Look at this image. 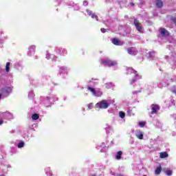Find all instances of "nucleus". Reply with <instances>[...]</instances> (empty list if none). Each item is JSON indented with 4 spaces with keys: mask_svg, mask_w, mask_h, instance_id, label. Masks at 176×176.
Listing matches in <instances>:
<instances>
[{
    "mask_svg": "<svg viewBox=\"0 0 176 176\" xmlns=\"http://www.w3.org/2000/svg\"><path fill=\"white\" fill-rule=\"evenodd\" d=\"M57 100H58L57 96L54 94H50L46 98H41V104H43V105L47 107H50L52 102H54V101H57Z\"/></svg>",
    "mask_w": 176,
    "mask_h": 176,
    "instance_id": "obj_1",
    "label": "nucleus"
},
{
    "mask_svg": "<svg viewBox=\"0 0 176 176\" xmlns=\"http://www.w3.org/2000/svg\"><path fill=\"white\" fill-rule=\"evenodd\" d=\"M12 91H13L12 87L5 86L0 89V100L9 97L12 94Z\"/></svg>",
    "mask_w": 176,
    "mask_h": 176,
    "instance_id": "obj_2",
    "label": "nucleus"
},
{
    "mask_svg": "<svg viewBox=\"0 0 176 176\" xmlns=\"http://www.w3.org/2000/svg\"><path fill=\"white\" fill-rule=\"evenodd\" d=\"M126 74L128 75L130 74H134V78L132 79L130 82L131 85H133V83H135V80H137V79H141V78H142V76L137 74V71L134 70L131 67H129L126 69Z\"/></svg>",
    "mask_w": 176,
    "mask_h": 176,
    "instance_id": "obj_3",
    "label": "nucleus"
},
{
    "mask_svg": "<svg viewBox=\"0 0 176 176\" xmlns=\"http://www.w3.org/2000/svg\"><path fill=\"white\" fill-rule=\"evenodd\" d=\"M109 107V102L107 100H102L96 104L95 107L98 109H107Z\"/></svg>",
    "mask_w": 176,
    "mask_h": 176,
    "instance_id": "obj_4",
    "label": "nucleus"
},
{
    "mask_svg": "<svg viewBox=\"0 0 176 176\" xmlns=\"http://www.w3.org/2000/svg\"><path fill=\"white\" fill-rule=\"evenodd\" d=\"M91 86V85H90V86H87V90L91 92L92 96H94V97H101V96H102V91H101L100 89L96 90V89H94V87Z\"/></svg>",
    "mask_w": 176,
    "mask_h": 176,
    "instance_id": "obj_5",
    "label": "nucleus"
},
{
    "mask_svg": "<svg viewBox=\"0 0 176 176\" xmlns=\"http://www.w3.org/2000/svg\"><path fill=\"white\" fill-rule=\"evenodd\" d=\"M54 52L56 53V54H59V56H63V57H65V56L68 54V51H67V49L61 47H56L54 48Z\"/></svg>",
    "mask_w": 176,
    "mask_h": 176,
    "instance_id": "obj_6",
    "label": "nucleus"
},
{
    "mask_svg": "<svg viewBox=\"0 0 176 176\" xmlns=\"http://www.w3.org/2000/svg\"><path fill=\"white\" fill-rule=\"evenodd\" d=\"M102 64L107 65L108 67H116L118 65V62L110 59H104L102 60Z\"/></svg>",
    "mask_w": 176,
    "mask_h": 176,
    "instance_id": "obj_7",
    "label": "nucleus"
},
{
    "mask_svg": "<svg viewBox=\"0 0 176 176\" xmlns=\"http://www.w3.org/2000/svg\"><path fill=\"white\" fill-rule=\"evenodd\" d=\"M170 82H173V79L167 80L165 78L162 82L157 83V87L160 89H163V87H166V86H168Z\"/></svg>",
    "mask_w": 176,
    "mask_h": 176,
    "instance_id": "obj_8",
    "label": "nucleus"
},
{
    "mask_svg": "<svg viewBox=\"0 0 176 176\" xmlns=\"http://www.w3.org/2000/svg\"><path fill=\"white\" fill-rule=\"evenodd\" d=\"M133 24H134L136 30L139 32H144V28H142V25L141 24V23H140L139 20L135 19L133 21Z\"/></svg>",
    "mask_w": 176,
    "mask_h": 176,
    "instance_id": "obj_9",
    "label": "nucleus"
},
{
    "mask_svg": "<svg viewBox=\"0 0 176 176\" xmlns=\"http://www.w3.org/2000/svg\"><path fill=\"white\" fill-rule=\"evenodd\" d=\"M111 42L116 46H123L124 41L118 40V38H112Z\"/></svg>",
    "mask_w": 176,
    "mask_h": 176,
    "instance_id": "obj_10",
    "label": "nucleus"
},
{
    "mask_svg": "<svg viewBox=\"0 0 176 176\" xmlns=\"http://www.w3.org/2000/svg\"><path fill=\"white\" fill-rule=\"evenodd\" d=\"M135 135L138 140H144V132L142 131H135Z\"/></svg>",
    "mask_w": 176,
    "mask_h": 176,
    "instance_id": "obj_11",
    "label": "nucleus"
},
{
    "mask_svg": "<svg viewBox=\"0 0 176 176\" xmlns=\"http://www.w3.org/2000/svg\"><path fill=\"white\" fill-rule=\"evenodd\" d=\"M127 52L131 56H136V54L138 53L137 49L135 47L128 48Z\"/></svg>",
    "mask_w": 176,
    "mask_h": 176,
    "instance_id": "obj_12",
    "label": "nucleus"
},
{
    "mask_svg": "<svg viewBox=\"0 0 176 176\" xmlns=\"http://www.w3.org/2000/svg\"><path fill=\"white\" fill-rule=\"evenodd\" d=\"M35 49H36L35 45H30L28 47V56H32L35 53Z\"/></svg>",
    "mask_w": 176,
    "mask_h": 176,
    "instance_id": "obj_13",
    "label": "nucleus"
},
{
    "mask_svg": "<svg viewBox=\"0 0 176 176\" xmlns=\"http://www.w3.org/2000/svg\"><path fill=\"white\" fill-rule=\"evenodd\" d=\"M160 109V107H159V105L157 104H152L151 105V113L152 115H154V113H157V111Z\"/></svg>",
    "mask_w": 176,
    "mask_h": 176,
    "instance_id": "obj_14",
    "label": "nucleus"
},
{
    "mask_svg": "<svg viewBox=\"0 0 176 176\" xmlns=\"http://www.w3.org/2000/svg\"><path fill=\"white\" fill-rule=\"evenodd\" d=\"M1 117L4 119H13V114L9 112H4L1 113Z\"/></svg>",
    "mask_w": 176,
    "mask_h": 176,
    "instance_id": "obj_15",
    "label": "nucleus"
},
{
    "mask_svg": "<svg viewBox=\"0 0 176 176\" xmlns=\"http://www.w3.org/2000/svg\"><path fill=\"white\" fill-rule=\"evenodd\" d=\"M86 12L89 16H91V19H96V21H98V16L93 13V11L90 10H87Z\"/></svg>",
    "mask_w": 176,
    "mask_h": 176,
    "instance_id": "obj_16",
    "label": "nucleus"
},
{
    "mask_svg": "<svg viewBox=\"0 0 176 176\" xmlns=\"http://www.w3.org/2000/svg\"><path fill=\"white\" fill-rule=\"evenodd\" d=\"M46 59L52 60V61H56V60H57V56H56L54 54H50L49 52H47Z\"/></svg>",
    "mask_w": 176,
    "mask_h": 176,
    "instance_id": "obj_17",
    "label": "nucleus"
},
{
    "mask_svg": "<svg viewBox=\"0 0 176 176\" xmlns=\"http://www.w3.org/2000/svg\"><path fill=\"white\" fill-rule=\"evenodd\" d=\"M97 83H98V79H96V78H92L91 80H89L88 82V85L87 86H90L91 85V87H94Z\"/></svg>",
    "mask_w": 176,
    "mask_h": 176,
    "instance_id": "obj_18",
    "label": "nucleus"
},
{
    "mask_svg": "<svg viewBox=\"0 0 176 176\" xmlns=\"http://www.w3.org/2000/svg\"><path fill=\"white\" fill-rule=\"evenodd\" d=\"M105 131L107 134H112L113 133V128L109 124H106Z\"/></svg>",
    "mask_w": 176,
    "mask_h": 176,
    "instance_id": "obj_19",
    "label": "nucleus"
},
{
    "mask_svg": "<svg viewBox=\"0 0 176 176\" xmlns=\"http://www.w3.org/2000/svg\"><path fill=\"white\" fill-rule=\"evenodd\" d=\"M160 34L162 36H168L169 35L168 31H167V30H166L165 28L160 29Z\"/></svg>",
    "mask_w": 176,
    "mask_h": 176,
    "instance_id": "obj_20",
    "label": "nucleus"
},
{
    "mask_svg": "<svg viewBox=\"0 0 176 176\" xmlns=\"http://www.w3.org/2000/svg\"><path fill=\"white\" fill-rule=\"evenodd\" d=\"M60 74H68V67H61L59 69Z\"/></svg>",
    "mask_w": 176,
    "mask_h": 176,
    "instance_id": "obj_21",
    "label": "nucleus"
},
{
    "mask_svg": "<svg viewBox=\"0 0 176 176\" xmlns=\"http://www.w3.org/2000/svg\"><path fill=\"white\" fill-rule=\"evenodd\" d=\"M45 171L47 176H53V172L50 170V167H46Z\"/></svg>",
    "mask_w": 176,
    "mask_h": 176,
    "instance_id": "obj_22",
    "label": "nucleus"
},
{
    "mask_svg": "<svg viewBox=\"0 0 176 176\" xmlns=\"http://www.w3.org/2000/svg\"><path fill=\"white\" fill-rule=\"evenodd\" d=\"M98 149H100L101 152H104V149L107 148L105 146V143L102 142L100 145H98L97 146Z\"/></svg>",
    "mask_w": 176,
    "mask_h": 176,
    "instance_id": "obj_23",
    "label": "nucleus"
},
{
    "mask_svg": "<svg viewBox=\"0 0 176 176\" xmlns=\"http://www.w3.org/2000/svg\"><path fill=\"white\" fill-rule=\"evenodd\" d=\"M122 155H123V152L118 151L116 155V159L117 160H120V159H122Z\"/></svg>",
    "mask_w": 176,
    "mask_h": 176,
    "instance_id": "obj_24",
    "label": "nucleus"
},
{
    "mask_svg": "<svg viewBox=\"0 0 176 176\" xmlns=\"http://www.w3.org/2000/svg\"><path fill=\"white\" fill-rule=\"evenodd\" d=\"M155 5L157 8H162L163 6V1H162L161 0H157L155 1Z\"/></svg>",
    "mask_w": 176,
    "mask_h": 176,
    "instance_id": "obj_25",
    "label": "nucleus"
},
{
    "mask_svg": "<svg viewBox=\"0 0 176 176\" xmlns=\"http://www.w3.org/2000/svg\"><path fill=\"white\" fill-rule=\"evenodd\" d=\"M10 168V166H9V165H5V164H3V165H1V166H0V168H1V170H3V173H5L6 170V168Z\"/></svg>",
    "mask_w": 176,
    "mask_h": 176,
    "instance_id": "obj_26",
    "label": "nucleus"
},
{
    "mask_svg": "<svg viewBox=\"0 0 176 176\" xmlns=\"http://www.w3.org/2000/svg\"><path fill=\"white\" fill-rule=\"evenodd\" d=\"M160 157L161 159H165V157H168V154L166 152L161 153Z\"/></svg>",
    "mask_w": 176,
    "mask_h": 176,
    "instance_id": "obj_27",
    "label": "nucleus"
},
{
    "mask_svg": "<svg viewBox=\"0 0 176 176\" xmlns=\"http://www.w3.org/2000/svg\"><path fill=\"white\" fill-rule=\"evenodd\" d=\"M28 97L30 98V100H32L34 97H35V94H34V91L31 90L28 93Z\"/></svg>",
    "mask_w": 176,
    "mask_h": 176,
    "instance_id": "obj_28",
    "label": "nucleus"
},
{
    "mask_svg": "<svg viewBox=\"0 0 176 176\" xmlns=\"http://www.w3.org/2000/svg\"><path fill=\"white\" fill-rule=\"evenodd\" d=\"M160 173H162V166H160L155 169V174L159 175Z\"/></svg>",
    "mask_w": 176,
    "mask_h": 176,
    "instance_id": "obj_29",
    "label": "nucleus"
},
{
    "mask_svg": "<svg viewBox=\"0 0 176 176\" xmlns=\"http://www.w3.org/2000/svg\"><path fill=\"white\" fill-rule=\"evenodd\" d=\"M32 120H38L39 119V115L37 113H34L32 116Z\"/></svg>",
    "mask_w": 176,
    "mask_h": 176,
    "instance_id": "obj_30",
    "label": "nucleus"
},
{
    "mask_svg": "<svg viewBox=\"0 0 176 176\" xmlns=\"http://www.w3.org/2000/svg\"><path fill=\"white\" fill-rule=\"evenodd\" d=\"M156 124L157 127H158L159 129H162V127H163V124L158 120H156V124Z\"/></svg>",
    "mask_w": 176,
    "mask_h": 176,
    "instance_id": "obj_31",
    "label": "nucleus"
},
{
    "mask_svg": "<svg viewBox=\"0 0 176 176\" xmlns=\"http://www.w3.org/2000/svg\"><path fill=\"white\" fill-rule=\"evenodd\" d=\"M9 71H10V62L7 63L6 65V72H9Z\"/></svg>",
    "mask_w": 176,
    "mask_h": 176,
    "instance_id": "obj_32",
    "label": "nucleus"
},
{
    "mask_svg": "<svg viewBox=\"0 0 176 176\" xmlns=\"http://www.w3.org/2000/svg\"><path fill=\"white\" fill-rule=\"evenodd\" d=\"M105 86L107 89H112L113 84H112V82H107L105 84Z\"/></svg>",
    "mask_w": 176,
    "mask_h": 176,
    "instance_id": "obj_33",
    "label": "nucleus"
},
{
    "mask_svg": "<svg viewBox=\"0 0 176 176\" xmlns=\"http://www.w3.org/2000/svg\"><path fill=\"white\" fill-rule=\"evenodd\" d=\"M119 116H120V118H121V119H124V118L126 116V113H124V112H123V111H120Z\"/></svg>",
    "mask_w": 176,
    "mask_h": 176,
    "instance_id": "obj_34",
    "label": "nucleus"
},
{
    "mask_svg": "<svg viewBox=\"0 0 176 176\" xmlns=\"http://www.w3.org/2000/svg\"><path fill=\"white\" fill-rule=\"evenodd\" d=\"M165 174H166V175L168 176H171L173 175V170H166L164 171Z\"/></svg>",
    "mask_w": 176,
    "mask_h": 176,
    "instance_id": "obj_35",
    "label": "nucleus"
},
{
    "mask_svg": "<svg viewBox=\"0 0 176 176\" xmlns=\"http://www.w3.org/2000/svg\"><path fill=\"white\" fill-rule=\"evenodd\" d=\"M172 60H174V63H173V66L174 67V65H176V54H174L172 56H171Z\"/></svg>",
    "mask_w": 176,
    "mask_h": 176,
    "instance_id": "obj_36",
    "label": "nucleus"
},
{
    "mask_svg": "<svg viewBox=\"0 0 176 176\" xmlns=\"http://www.w3.org/2000/svg\"><path fill=\"white\" fill-rule=\"evenodd\" d=\"M24 145H25V144L24 143V142H20L19 144H18V145H17V146H18V148H24Z\"/></svg>",
    "mask_w": 176,
    "mask_h": 176,
    "instance_id": "obj_37",
    "label": "nucleus"
},
{
    "mask_svg": "<svg viewBox=\"0 0 176 176\" xmlns=\"http://www.w3.org/2000/svg\"><path fill=\"white\" fill-rule=\"evenodd\" d=\"M127 115H129V116H134V113H133V110H131V109H128V110H127Z\"/></svg>",
    "mask_w": 176,
    "mask_h": 176,
    "instance_id": "obj_38",
    "label": "nucleus"
},
{
    "mask_svg": "<svg viewBox=\"0 0 176 176\" xmlns=\"http://www.w3.org/2000/svg\"><path fill=\"white\" fill-rule=\"evenodd\" d=\"M5 39H8V37H6L5 36L0 37V43H3V41H5Z\"/></svg>",
    "mask_w": 176,
    "mask_h": 176,
    "instance_id": "obj_39",
    "label": "nucleus"
},
{
    "mask_svg": "<svg viewBox=\"0 0 176 176\" xmlns=\"http://www.w3.org/2000/svg\"><path fill=\"white\" fill-rule=\"evenodd\" d=\"M73 8H74V10H79V9H80L79 6H78V5H76V4H74V5H73Z\"/></svg>",
    "mask_w": 176,
    "mask_h": 176,
    "instance_id": "obj_40",
    "label": "nucleus"
},
{
    "mask_svg": "<svg viewBox=\"0 0 176 176\" xmlns=\"http://www.w3.org/2000/svg\"><path fill=\"white\" fill-rule=\"evenodd\" d=\"M145 122H139L138 124L140 126V127H144V126H145Z\"/></svg>",
    "mask_w": 176,
    "mask_h": 176,
    "instance_id": "obj_41",
    "label": "nucleus"
},
{
    "mask_svg": "<svg viewBox=\"0 0 176 176\" xmlns=\"http://www.w3.org/2000/svg\"><path fill=\"white\" fill-rule=\"evenodd\" d=\"M148 56L149 57H153V56H155V52H148Z\"/></svg>",
    "mask_w": 176,
    "mask_h": 176,
    "instance_id": "obj_42",
    "label": "nucleus"
},
{
    "mask_svg": "<svg viewBox=\"0 0 176 176\" xmlns=\"http://www.w3.org/2000/svg\"><path fill=\"white\" fill-rule=\"evenodd\" d=\"M88 109H93V103H89L87 105Z\"/></svg>",
    "mask_w": 176,
    "mask_h": 176,
    "instance_id": "obj_43",
    "label": "nucleus"
},
{
    "mask_svg": "<svg viewBox=\"0 0 176 176\" xmlns=\"http://www.w3.org/2000/svg\"><path fill=\"white\" fill-rule=\"evenodd\" d=\"M129 144H131V145H133L134 144V138H131L129 140Z\"/></svg>",
    "mask_w": 176,
    "mask_h": 176,
    "instance_id": "obj_44",
    "label": "nucleus"
},
{
    "mask_svg": "<svg viewBox=\"0 0 176 176\" xmlns=\"http://www.w3.org/2000/svg\"><path fill=\"white\" fill-rule=\"evenodd\" d=\"M82 4L84 6H87L89 5V2H87V1H84Z\"/></svg>",
    "mask_w": 176,
    "mask_h": 176,
    "instance_id": "obj_45",
    "label": "nucleus"
},
{
    "mask_svg": "<svg viewBox=\"0 0 176 176\" xmlns=\"http://www.w3.org/2000/svg\"><path fill=\"white\" fill-rule=\"evenodd\" d=\"M138 93H141V91H133V94L134 96L138 94Z\"/></svg>",
    "mask_w": 176,
    "mask_h": 176,
    "instance_id": "obj_46",
    "label": "nucleus"
},
{
    "mask_svg": "<svg viewBox=\"0 0 176 176\" xmlns=\"http://www.w3.org/2000/svg\"><path fill=\"white\" fill-rule=\"evenodd\" d=\"M100 31L101 32H102V34H105V32H107V30H105L104 28H101Z\"/></svg>",
    "mask_w": 176,
    "mask_h": 176,
    "instance_id": "obj_47",
    "label": "nucleus"
},
{
    "mask_svg": "<svg viewBox=\"0 0 176 176\" xmlns=\"http://www.w3.org/2000/svg\"><path fill=\"white\" fill-rule=\"evenodd\" d=\"M1 124H3V120H0V126Z\"/></svg>",
    "mask_w": 176,
    "mask_h": 176,
    "instance_id": "obj_48",
    "label": "nucleus"
},
{
    "mask_svg": "<svg viewBox=\"0 0 176 176\" xmlns=\"http://www.w3.org/2000/svg\"><path fill=\"white\" fill-rule=\"evenodd\" d=\"M111 1H112V0H105V2H106L107 3H108L111 2Z\"/></svg>",
    "mask_w": 176,
    "mask_h": 176,
    "instance_id": "obj_49",
    "label": "nucleus"
},
{
    "mask_svg": "<svg viewBox=\"0 0 176 176\" xmlns=\"http://www.w3.org/2000/svg\"><path fill=\"white\" fill-rule=\"evenodd\" d=\"M59 3H61V0H56Z\"/></svg>",
    "mask_w": 176,
    "mask_h": 176,
    "instance_id": "obj_50",
    "label": "nucleus"
},
{
    "mask_svg": "<svg viewBox=\"0 0 176 176\" xmlns=\"http://www.w3.org/2000/svg\"><path fill=\"white\" fill-rule=\"evenodd\" d=\"M165 58H166V59L168 58V56H166Z\"/></svg>",
    "mask_w": 176,
    "mask_h": 176,
    "instance_id": "obj_51",
    "label": "nucleus"
},
{
    "mask_svg": "<svg viewBox=\"0 0 176 176\" xmlns=\"http://www.w3.org/2000/svg\"><path fill=\"white\" fill-rule=\"evenodd\" d=\"M134 5V3H131V6H133Z\"/></svg>",
    "mask_w": 176,
    "mask_h": 176,
    "instance_id": "obj_52",
    "label": "nucleus"
},
{
    "mask_svg": "<svg viewBox=\"0 0 176 176\" xmlns=\"http://www.w3.org/2000/svg\"><path fill=\"white\" fill-rule=\"evenodd\" d=\"M10 133H14V131L12 130V131H10Z\"/></svg>",
    "mask_w": 176,
    "mask_h": 176,
    "instance_id": "obj_53",
    "label": "nucleus"
},
{
    "mask_svg": "<svg viewBox=\"0 0 176 176\" xmlns=\"http://www.w3.org/2000/svg\"><path fill=\"white\" fill-rule=\"evenodd\" d=\"M113 141H111V144H113Z\"/></svg>",
    "mask_w": 176,
    "mask_h": 176,
    "instance_id": "obj_54",
    "label": "nucleus"
}]
</instances>
